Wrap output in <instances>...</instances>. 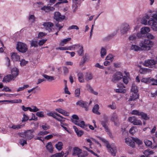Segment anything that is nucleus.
<instances>
[{"instance_id":"obj_44","label":"nucleus","mask_w":157,"mask_h":157,"mask_svg":"<svg viewBox=\"0 0 157 157\" xmlns=\"http://www.w3.org/2000/svg\"><path fill=\"white\" fill-rule=\"evenodd\" d=\"M54 118L56 119L57 120L60 121L61 124H62L63 123L62 122H64L65 121V119L62 116L57 117L56 116Z\"/></svg>"},{"instance_id":"obj_43","label":"nucleus","mask_w":157,"mask_h":157,"mask_svg":"<svg viewBox=\"0 0 157 157\" xmlns=\"http://www.w3.org/2000/svg\"><path fill=\"white\" fill-rule=\"evenodd\" d=\"M101 56L102 58H103L104 56L106 54V51L105 49L102 48L101 51Z\"/></svg>"},{"instance_id":"obj_20","label":"nucleus","mask_w":157,"mask_h":157,"mask_svg":"<svg viewBox=\"0 0 157 157\" xmlns=\"http://www.w3.org/2000/svg\"><path fill=\"white\" fill-rule=\"evenodd\" d=\"M14 78L11 75H9L5 76L3 78L2 82H10L12 79L13 80Z\"/></svg>"},{"instance_id":"obj_46","label":"nucleus","mask_w":157,"mask_h":157,"mask_svg":"<svg viewBox=\"0 0 157 157\" xmlns=\"http://www.w3.org/2000/svg\"><path fill=\"white\" fill-rule=\"evenodd\" d=\"M113 57L114 56L113 55L109 54L106 57L105 59L107 60H110L112 61L114 59Z\"/></svg>"},{"instance_id":"obj_4","label":"nucleus","mask_w":157,"mask_h":157,"mask_svg":"<svg viewBox=\"0 0 157 157\" xmlns=\"http://www.w3.org/2000/svg\"><path fill=\"white\" fill-rule=\"evenodd\" d=\"M17 49L20 52L25 53L27 51L28 48L27 45L22 42H18L17 45Z\"/></svg>"},{"instance_id":"obj_18","label":"nucleus","mask_w":157,"mask_h":157,"mask_svg":"<svg viewBox=\"0 0 157 157\" xmlns=\"http://www.w3.org/2000/svg\"><path fill=\"white\" fill-rule=\"evenodd\" d=\"M71 121L75 124L77 125L82 128L85 127L86 124L84 121H82L80 122H79L78 121L72 119Z\"/></svg>"},{"instance_id":"obj_51","label":"nucleus","mask_w":157,"mask_h":157,"mask_svg":"<svg viewBox=\"0 0 157 157\" xmlns=\"http://www.w3.org/2000/svg\"><path fill=\"white\" fill-rule=\"evenodd\" d=\"M136 38V35L135 34H133L130 36L129 38V40L131 41V42L135 40Z\"/></svg>"},{"instance_id":"obj_49","label":"nucleus","mask_w":157,"mask_h":157,"mask_svg":"<svg viewBox=\"0 0 157 157\" xmlns=\"http://www.w3.org/2000/svg\"><path fill=\"white\" fill-rule=\"evenodd\" d=\"M141 112H140L138 110H134L132 111L131 113L132 115H135L139 116L140 115Z\"/></svg>"},{"instance_id":"obj_63","label":"nucleus","mask_w":157,"mask_h":157,"mask_svg":"<svg viewBox=\"0 0 157 157\" xmlns=\"http://www.w3.org/2000/svg\"><path fill=\"white\" fill-rule=\"evenodd\" d=\"M116 91L117 93H124L125 92V90L123 88H119V89H117Z\"/></svg>"},{"instance_id":"obj_47","label":"nucleus","mask_w":157,"mask_h":157,"mask_svg":"<svg viewBox=\"0 0 157 157\" xmlns=\"http://www.w3.org/2000/svg\"><path fill=\"white\" fill-rule=\"evenodd\" d=\"M144 143L145 145L148 147L150 146L152 144V142L148 140H144Z\"/></svg>"},{"instance_id":"obj_54","label":"nucleus","mask_w":157,"mask_h":157,"mask_svg":"<svg viewBox=\"0 0 157 157\" xmlns=\"http://www.w3.org/2000/svg\"><path fill=\"white\" fill-rule=\"evenodd\" d=\"M80 90L79 88H77L76 89L75 92V96L76 97H78L79 96L80 94Z\"/></svg>"},{"instance_id":"obj_57","label":"nucleus","mask_w":157,"mask_h":157,"mask_svg":"<svg viewBox=\"0 0 157 157\" xmlns=\"http://www.w3.org/2000/svg\"><path fill=\"white\" fill-rule=\"evenodd\" d=\"M41 127L44 130H46L50 128V127L47 124H45L44 125H41Z\"/></svg>"},{"instance_id":"obj_27","label":"nucleus","mask_w":157,"mask_h":157,"mask_svg":"<svg viewBox=\"0 0 157 157\" xmlns=\"http://www.w3.org/2000/svg\"><path fill=\"white\" fill-rule=\"evenodd\" d=\"M124 73L126 74V76H124L123 78V82L126 84H127L128 82L129 74L126 71L124 72Z\"/></svg>"},{"instance_id":"obj_34","label":"nucleus","mask_w":157,"mask_h":157,"mask_svg":"<svg viewBox=\"0 0 157 157\" xmlns=\"http://www.w3.org/2000/svg\"><path fill=\"white\" fill-rule=\"evenodd\" d=\"M71 40V38H68L67 39H65L61 41V42H60L59 44V45L60 46H64V44H66L67 43L70 41Z\"/></svg>"},{"instance_id":"obj_26","label":"nucleus","mask_w":157,"mask_h":157,"mask_svg":"<svg viewBox=\"0 0 157 157\" xmlns=\"http://www.w3.org/2000/svg\"><path fill=\"white\" fill-rule=\"evenodd\" d=\"M73 128L74 129L76 133L78 136H81L83 134V131L82 130H79L75 126H73Z\"/></svg>"},{"instance_id":"obj_48","label":"nucleus","mask_w":157,"mask_h":157,"mask_svg":"<svg viewBox=\"0 0 157 157\" xmlns=\"http://www.w3.org/2000/svg\"><path fill=\"white\" fill-rule=\"evenodd\" d=\"M49 132L47 131H40L37 134V135L39 136H44L49 133Z\"/></svg>"},{"instance_id":"obj_62","label":"nucleus","mask_w":157,"mask_h":157,"mask_svg":"<svg viewBox=\"0 0 157 157\" xmlns=\"http://www.w3.org/2000/svg\"><path fill=\"white\" fill-rule=\"evenodd\" d=\"M19 143L21 145L24 146L25 144H27L26 140L24 139H21L19 141Z\"/></svg>"},{"instance_id":"obj_64","label":"nucleus","mask_w":157,"mask_h":157,"mask_svg":"<svg viewBox=\"0 0 157 157\" xmlns=\"http://www.w3.org/2000/svg\"><path fill=\"white\" fill-rule=\"evenodd\" d=\"M150 81H152L153 83H152V85H157V79H154L153 78L150 79Z\"/></svg>"},{"instance_id":"obj_45","label":"nucleus","mask_w":157,"mask_h":157,"mask_svg":"<svg viewBox=\"0 0 157 157\" xmlns=\"http://www.w3.org/2000/svg\"><path fill=\"white\" fill-rule=\"evenodd\" d=\"M56 50L59 49L61 50H71V49L70 48V46L68 47H57L56 48Z\"/></svg>"},{"instance_id":"obj_13","label":"nucleus","mask_w":157,"mask_h":157,"mask_svg":"<svg viewBox=\"0 0 157 157\" xmlns=\"http://www.w3.org/2000/svg\"><path fill=\"white\" fill-rule=\"evenodd\" d=\"M148 25L151 26L154 31H157V21H154L153 18H150L148 21Z\"/></svg>"},{"instance_id":"obj_38","label":"nucleus","mask_w":157,"mask_h":157,"mask_svg":"<svg viewBox=\"0 0 157 157\" xmlns=\"http://www.w3.org/2000/svg\"><path fill=\"white\" fill-rule=\"evenodd\" d=\"M131 49L132 50H134L136 51L142 50L141 47H140L139 46L135 45H132L131 47Z\"/></svg>"},{"instance_id":"obj_56","label":"nucleus","mask_w":157,"mask_h":157,"mask_svg":"<svg viewBox=\"0 0 157 157\" xmlns=\"http://www.w3.org/2000/svg\"><path fill=\"white\" fill-rule=\"evenodd\" d=\"M36 115L38 117H43L44 116V112L42 111L37 112L36 113Z\"/></svg>"},{"instance_id":"obj_12","label":"nucleus","mask_w":157,"mask_h":157,"mask_svg":"<svg viewBox=\"0 0 157 157\" xmlns=\"http://www.w3.org/2000/svg\"><path fill=\"white\" fill-rule=\"evenodd\" d=\"M110 120L114 122L115 125H117L118 124V117L116 113L114 112L111 114Z\"/></svg>"},{"instance_id":"obj_15","label":"nucleus","mask_w":157,"mask_h":157,"mask_svg":"<svg viewBox=\"0 0 157 157\" xmlns=\"http://www.w3.org/2000/svg\"><path fill=\"white\" fill-rule=\"evenodd\" d=\"M103 119L104 120L101 122V124L105 129L107 130L108 127L107 125V124L108 121V117L106 115H105Z\"/></svg>"},{"instance_id":"obj_32","label":"nucleus","mask_w":157,"mask_h":157,"mask_svg":"<svg viewBox=\"0 0 157 157\" xmlns=\"http://www.w3.org/2000/svg\"><path fill=\"white\" fill-rule=\"evenodd\" d=\"M12 59L13 61H18L20 60L19 56L16 53H13L11 56Z\"/></svg>"},{"instance_id":"obj_25","label":"nucleus","mask_w":157,"mask_h":157,"mask_svg":"<svg viewBox=\"0 0 157 157\" xmlns=\"http://www.w3.org/2000/svg\"><path fill=\"white\" fill-rule=\"evenodd\" d=\"M78 77V80L80 82H85L84 75L82 72H79L77 74Z\"/></svg>"},{"instance_id":"obj_50","label":"nucleus","mask_w":157,"mask_h":157,"mask_svg":"<svg viewBox=\"0 0 157 157\" xmlns=\"http://www.w3.org/2000/svg\"><path fill=\"white\" fill-rule=\"evenodd\" d=\"M8 102L12 103H21L22 102V100L21 99L14 100L10 101L8 100Z\"/></svg>"},{"instance_id":"obj_42","label":"nucleus","mask_w":157,"mask_h":157,"mask_svg":"<svg viewBox=\"0 0 157 157\" xmlns=\"http://www.w3.org/2000/svg\"><path fill=\"white\" fill-rule=\"evenodd\" d=\"M64 155V152H61L57 153L54 155H51L50 157H62Z\"/></svg>"},{"instance_id":"obj_55","label":"nucleus","mask_w":157,"mask_h":157,"mask_svg":"<svg viewBox=\"0 0 157 157\" xmlns=\"http://www.w3.org/2000/svg\"><path fill=\"white\" fill-rule=\"evenodd\" d=\"M132 140L133 141L136 142L138 144H142V142L140 140L137 138H132Z\"/></svg>"},{"instance_id":"obj_35","label":"nucleus","mask_w":157,"mask_h":157,"mask_svg":"<svg viewBox=\"0 0 157 157\" xmlns=\"http://www.w3.org/2000/svg\"><path fill=\"white\" fill-rule=\"evenodd\" d=\"M63 143L61 142H58L56 144L55 147L58 150H61L63 148Z\"/></svg>"},{"instance_id":"obj_60","label":"nucleus","mask_w":157,"mask_h":157,"mask_svg":"<svg viewBox=\"0 0 157 157\" xmlns=\"http://www.w3.org/2000/svg\"><path fill=\"white\" fill-rule=\"evenodd\" d=\"M71 29H75L76 30H78L79 29V28L78 26L76 25H72L68 28V30H70Z\"/></svg>"},{"instance_id":"obj_19","label":"nucleus","mask_w":157,"mask_h":157,"mask_svg":"<svg viewBox=\"0 0 157 157\" xmlns=\"http://www.w3.org/2000/svg\"><path fill=\"white\" fill-rule=\"evenodd\" d=\"M41 10L45 11V12H48L50 11H54L55 10V8L53 7L44 6L41 8Z\"/></svg>"},{"instance_id":"obj_36","label":"nucleus","mask_w":157,"mask_h":157,"mask_svg":"<svg viewBox=\"0 0 157 157\" xmlns=\"http://www.w3.org/2000/svg\"><path fill=\"white\" fill-rule=\"evenodd\" d=\"M143 153L145 156L147 157H149V155H150L153 154L154 153V152L152 151L147 149L144 151L143 152Z\"/></svg>"},{"instance_id":"obj_58","label":"nucleus","mask_w":157,"mask_h":157,"mask_svg":"<svg viewBox=\"0 0 157 157\" xmlns=\"http://www.w3.org/2000/svg\"><path fill=\"white\" fill-rule=\"evenodd\" d=\"M28 62V61H25V59H22L20 61V64L21 66H24L26 65Z\"/></svg>"},{"instance_id":"obj_11","label":"nucleus","mask_w":157,"mask_h":157,"mask_svg":"<svg viewBox=\"0 0 157 157\" xmlns=\"http://www.w3.org/2000/svg\"><path fill=\"white\" fill-rule=\"evenodd\" d=\"M122 77L123 75L121 72H117L113 75L112 81L113 82L116 83L120 80Z\"/></svg>"},{"instance_id":"obj_3","label":"nucleus","mask_w":157,"mask_h":157,"mask_svg":"<svg viewBox=\"0 0 157 157\" xmlns=\"http://www.w3.org/2000/svg\"><path fill=\"white\" fill-rule=\"evenodd\" d=\"M71 50H76L78 54L80 56H82L83 55V46L79 44H75L70 46Z\"/></svg>"},{"instance_id":"obj_53","label":"nucleus","mask_w":157,"mask_h":157,"mask_svg":"<svg viewBox=\"0 0 157 157\" xmlns=\"http://www.w3.org/2000/svg\"><path fill=\"white\" fill-rule=\"evenodd\" d=\"M38 46V43L36 41L32 40L31 43V47H36Z\"/></svg>"},{"instance_id":"obj_41","label":"nucleus","mask_w":157,"mask_h":157,"mask_svg":"<svg viewBox=\"0 0 157 157\" xmlns=\"http://www.w3.org/2000/svg\"><path fill=\"white\" fill-rule=\"evenodd\" d=\"M24 126L23 124L13 125L11 126V128L14 129H18L22 128Z\"/></svg>"},{"instance_id":"obj_61","label":"nucleus","mask_w":157,"mask_h":157,"mask_svg":"<svg viewBox=\"0 0 157 157\" xmlns=\"http://www.w3.org/2000/svg\"><path fill=\"white\" fill-rule=\"evenodd\" d=\"M23 117L22 118V121H26L29 119V117L27 115H25V114H23Z\"/></svg>"},{"instance_id":"obj_8","label":"nucleus","mask_w":157,"mask_h":157,"mask_svg":"<svg viewBox=\"0 0 157 157\" xmlns=\"http://www.w3.org/2000/svg\"><path fill=\"white\" fill-rule=\"evenodd\" d=\"M156 63V61L153 59H148L145 60L143 63L144 66L148 67L150 68H153L155 67V65Z\"/></svg>"},{"instance_id":"obj_14","label":"nucleus","mask_w":157,"mask_h":157,"mask_svg":"<svg viewBox=\"0 0 157 157\" xmlns=\"http://www.w3.org/2000/svg\"><path fill=\"white\" fill-rule=\"evenodd\" d=\"M65 18V16L64 15H61L59 12H56L54 13V18L57 21H61Z\"/></svg>"},{"instance_id":"obj_2","label":"nucleus","mask_w":157,"mask_h":157,"mask_svg":"<svg viewBox=\"0 0 157 157\" xmlns=\"http://www.w3.org/2000/svg\"><path fill=\"white\" fill-rule=\"evenodd\" d=\"M34 132L33 129L28 130L25 131L24 133H21L20 136L27 140H30L34 137Z\"/></svg>"},{"instance_id":"obj_29","label":"nucleus","mask_w":157,"mask_h":157,"mask_svg":"<svg viewBox=\"0 0 157 157\" xmlns=\"http://www.w3.org/2000/svg\"><path fill=\"white\" fill-rule=\"evenodd\" d=\"M99 109V106L98 105H95L93 108L92 111L93 112L98 115L100 114V113L98 111V110Z\"/></svg>"},{"instance_id":"obj_31","label":"nucleus","mask_w":157,"mask_h":157,"mask_svg":"<svg viewBox=\"0 0 157 157\" xmlns=\"http://www.w3.org/2000/svg\"><path fill=\"white\" fill-rule=\"evenodd\" d=\"M131 92L134 93H138V89L135 83L132 84Z\"/></svg>"},{"instance_id":"obj_7","label":"nucleus","mask_w":157,"mask_h":157,"mask_svg":"<svg viewBox=\"0 0 157 157\" xmlns=\"http://www.w3.org/2000/svg\"><path fill=\"white\" fill-rule=\"evenodd\" d=\"M128 121L134 125H142V122L140 120H138L135 116L129 117L128 118Z\"/></svg>"},{"instance_id":"obj_39","label":"nucleus","mask_w":157,"mask_h":157,"mask_svg":"<svg viewBox=\"0 0 157 157\" xmlns=\"http://www.w3.org/2000/svg\"><path fill=\"white\" fill-rule=\"evenodd\" d=\"M140 116H141V118L145 120H147L149 119V117H148L147 115L142 112H141Z\"/></svg>"},{"instance_id":"obj_9","label":"nucleus","mask_w":157,"mask_h":157,"mask_svg":"<svg viewBox=\"0 0 157 157\" xmlns=\"http://www.w3.org/2000/svg\"><path fill=\"white\" fill-rule=\"evenodd\" d=\"M73 155L78 156V157H85L86 156L82 152V150L77 147L74 148Z\"/></svg>"},{"instance_id":"obj_59","label":"nucleus","mask_w":157,"mask_h":157,"mask_svg":"<svg viewBox=\"0 0 157 157\" xmlns=\"http://www.w3.org/2000/svg\"><path fill=\"white\" fill-rule=\"evenodd\" d=\"M150 81V79L147 78H143L141 80L142 82H144L146 83H148Z\"/></svg>"},{"instance_id":"obj_5","label":"nucleus","mask_w":157,"mask_h":157,"mask_svg":"<svg viewBox=\"0 0 157 157\" xmlns=\"http://www.w3.org/2000/svg\"><path fill=\"white\" fill-rule=\"evenodd\" d=\"M108 151L113 156H115L117 152V147L114 144H112L110 145L109 144H107L106 146Z\"/></svg>"},{"instance_id":"obj_1","label":"nucleus","mask_w":157,"mask_h":157,"mask_svg":"<svg viewBox=\"0 0 157 157\" xmlns=\"http://www.w3.org/2000/svg\"><path fill=\"white\" fill-rule=\"evenodd\" d=\"M153 44V42L151 40L148 39H144L140 43V46L142 50L148 51L150 50Z\"/></svg>"},{"instance_id":"obj_21","label":"nucleus","mask_w":157,"mask_h":157,"mask_svg":"<svg viewBox=\"0 0 157 157\" xmlns=\"http://www.w3.org/2000/svg\"><path fill=\"white\" fill-rule=\"evenodd\" d=\"M139 94L138 93H133L131 96H130L128 101H134L136 99L139 98Z\"/></svg>"},{"instance_id":"obj_17","label":"nucleus","mask_w":157,"mask_h":157,"mask_svg":"<svg viewBox=\"0 0 157 157\" xmlns=\"http://www.w3.org/2000/svg\"><path fill=\"white\" fill-rule=\"evenodd\" d=\"M76 104L77 105H78L82 107L85 108L86 110H88V108L86 107L88 105L87 102L82 100H80L76 103Z\"/></svg>"},{"instance_id":"obj_16","label":"nucleus","mask_w":157,"mask_h":157,"mask_svg":"<svg viewBox=\"0 0 157 157\" xmlns=\"http://www.w3.org/2000/svg\"><path fill=\"white\" fill-rule=\"evenodd\" d=\"M125 143L128 145L132 147H134L135 143L133 141H132L131 139L130 138L128 137L125 138Z\"/></svg>"},{"instance_id":"obj_10","label":"nucleus","mask_w":157,"mask_h":157,"mask_svg":"<svg viewBox=\"0 0 157 157\" xmlns=\"http://www.w3.org/2000/svg\"><path fill=\"white\" fill-rule=\"evenodd\" d=\"M43 25L46 30H48L49 32H50L52 31L54 24L50 22H46L43 23Z\"/></svg>"},{"instance_id":"obj_40","label":"nucleus","mask_w":157,"mask_h":157,"mask_svg":"<svg viewBox=\"0 0 157 157\" xmlns=\"http://www.w3.org/2000/svg\"><path fill=\"white\" fill-rule=\"evenodd\" d=\"M107 107L113 110L117 108V106L115 102L113 101L111 104L108 105Z\"/></svg>"},{"instance_id":"obj_52","label":"nucleus","mask_w":157,"mask_h":157,"mask_svg":"<svg viewBox=\"0 0 157 157\" xmlns=\"http://www.w3.org/2000/svg\"><path fill=\"white\" fill-rule=\"evenodd\" d=\"M29 20L31 22H34L35 21V17L33 15H30L29 17Z\"/></svg>"},{"instance_id":"obj_22","label":"nucleus","mask_w":157,"mask_h":157,"mask_svg":"<svg viewBox=\"0 0 157 157\" xmlns=\"http://www.w3.org/2000/svg\"><path fill=\"white\" fill-rule=\"evenodd\" d=\"M151 71V69L144 67L140 68L139 70L140 72L142 74H146L150 72Z\"/></svg>"},{"instance_id":"obj_37","label":"nucleus","mask_w":157,"mask_h":157,"mask_svg":"<svg viewBox=\"0 0 157 157\" xmlns=\"http://www.w3.org/2000/svg\"><path fill=\"white\" fill-rule=\"evenodd\" d=\"M43 76L46 79L48 80V81H51L55 80V78L54 76H49L46 75H43Z\"/></svg>"},{"instance_id":"obj_23","label":"nucleus","mask_w":157,"mask_h":157,"mask_svg":"<svg viewBox=\"0 0 157 157\" xmlns=\"http://www.w3.org/2000/svg\"><path fill=\"white\" fill-rule=\"evenodd\" d=\"M12 75L13 77L15 78L18 75L19 70L16 67L13 68L11 71Z\"/></svg>"},{"instance_id":"obj_30","label":"nucleus","mask_w":157,"mask_h":157,"mask_svg":"<svg viewBox=\"0 0 157 157\" xmlns=\"http://www.w3.org/2000/svg\"><path fill=\"white\" fill-rule=\"evenodd\" d=\"M85 79L87 81L91 80L93 78V76L92 74L90 72H87L85 75Z\"/></svg>"},{"instance_id":"obj_28","label":"nucleus","mask_w":157,"mask_h":157,"mask_svg":"<svg viewBox=\"0 0 157 157\" xmlns=\"http://www.w3.org/2000/svg\"><path fill=\"white\" fill-rule=\"evenodd\" d=\"M46 147L48 151L50 153H52L53 152V148L52 144L51 142L48 143Z\"/></svg>"},{"instance_id":"obj_24","label":"nucleus","mask_w":157,"mask_h":157,"mask_svg":"<svg viewBox=\"0 0 157 157\" xmlns=\"http://www.w3.org/2000/svg\"><path fill=\"white\" fill-rule=\"evenodd\" d=\"M150 31V28L147 27H144L140 29V32L143 34H145Z\"/></svg>"},{"instance_id":"obj_6","label":"nucleus","mask_w":157,"mask_h":157,"mask_svg":"<svg viewBox=\"0 0 157 157\" xmlns=\"http://www.w3.org/2000/svg\"><path fill=\"white\" fill-rule=\"evenodd\" d=\"M130 27L129 25L127 23H123L121 25L120 32L122 34H126L130 29Z\"/></svg>"},{"instance_id":"obj_33","label":"nucleus","mask_w":157,"mask_h":157,"mask_svg":"<svg viewBox=\"0 0 157 157\" xmlns=\"http://www.w3.org/2000/svg\"><path fill=\"white\" fill-rule=\"evenodd\" d=\"M138 131V129H137V127L134 126L130 128L129 132L131 134L133 135L135 132H137Z\"/></svg>"}]
</instances>
